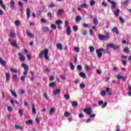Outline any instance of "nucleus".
<instances>
[{
	"instance_id": "nucleus-59",
	"label": "nucleus",
	"mask_w": 131,
	"mask_h": 131,
	"mask_svg": "<svg viewBox=\"0 0 131 131\" xmlns=\"http://www.w3.org/2000/svg\"><path fill=\"white\" fill-rule=\"evenodd\" d=\"M48 31H49V28L48 27H45L44 28V32H48Z\"/></svg>"
},
{
	"instance_id": "nucleus-15",
	"label": "nucleus",
	"mask_w": 131,
	"mask_h": 131,
	"mask_svg": "<svg viewBox=\"0 0 131 131\" xmlns=\"http://www.w3.org/2000/svg\"><path fill=\"white\" fill-rule=\"evenodd\" d=\"M0 64H1L2 66H6V60H3L2 57H0Z\"/></svg>"
},
{
	"instance_id": "nucleus-56",
	"label": "nucleus",
	"mask_w": 131,
	"mask_h": 131,
	"mask_svg": "<svg viewBox=\"0 0 131 131\" xmlns=\"http://www.w3.org/2000/svg\"><path fill=\"white\" fill-rule=\"evenodd\" d=\"M19 114H20V117H22L23 115V112L22 111V110H19Z\"/></svg>"
},
{
	"instance_id": "nucleus-12",
	"label": "nucleus",
	"mask_w": 131,
	"mask_h": 131,
	"mask_svg": "<svg viewBox=\"0 0 131 131\" xmlns=\"http://www.w3.org/2000/svg\"><path fill=\"white\" fill-rule=\"evenodd\" d=\"M61 93V90L56 89V90L53 91V95L56 96V95H59Z\"/></svg>"
},
{
	"instance_id": "nucleus-60",
	"label": "nucleus",
	"mask_w": 131,
	"mask_h": 131,
	"mask_svg": "<svg viewBox=\"0 0 131 131\" xmlns=\"http://www.w3.org/2000/svg\"><path fill=\"white\" fill-rule=\"evenodd\" d=\"M77 69H78V70H81V69H82V67H81V66L80 65H78Z\"/></svg>"
},
{
	"instance_id": "nucleus-5",
	"label": "nucleus",
	"mask_w": 131,
	"mask_h": 131,
	"mask_svg": "<svg viewBox=\"0 0 131 131\" xmlns=\"http://www.w3.org/2000/svg\"><path fill=\"white\" fill-rule=\"evenodd\" d=\"M96 52L97 55V57L98 58H101L102 56H103V54L102 53V52H104V49L100 48L99 49H97Z\"/></svg>"
},
{
	"instance_id": "nucleus-38",
	"label": "nucleus",
	"mask_w": 131,
	"mask_h": 131,
	"mask_svg": "<svg viewBox=\"0 0 131 131\" xmlns=\"http://www.w3.org/2000/svg\"><path fill=\"white\" fill-rule=\"evenodd\" d=\"M54 112H55V108H50V110H49V114L52 115L54 113Z\"/></svg>"
},
{
	"instance_id": "nucleus-26",
	"label": "nucleus",
	"mask_w": 131,
	"mask_h": 131,
	"mask_svg": "<svg viewBox=\"0 0 131 131\" xmlns=\"http://www.w3.org/2000/svg\"><path fill=\"white\" fill-rule=\"evenodd\" d=\"M10 71L12 72L13 73H17L18 72V70L16 68H10Z\"/></svg>"
},
{
	"instance_id": "nucleus-20",
	"label": "nucleus",
	"mask_w": 131,
	"mask_h": 131,
	"mask_svg": "<svg viewBox=\"0 0 131 131\" xmlns=\"http://www.w3.org/2000/svg\"><path fill=\"white\" fill-rule=\"evenodd\" d=\"M0 6L4 10H6V6H5V4H4V2H3V0H0Z\"/></svg>"
},
{
	"instance_id": "nucleus-45",
	"label": "nucleus",
	"mask_w": 131,
	"mask_h": 131,
	"mask_svg": "<svg viewBox=\"0 0 131 131\" xmlns=\"http://www.w3.org/2000/svg\"><path fill=\"white\" fill-rule=\"evenodd\" d=\"M56 7V5L54 4H51V5L48 6L49 9H51L52 8H55Z\"/></svg>"
},
{
	"instance_id": "nucleus-6",
	"label": "nucleus",
	"mask_w": 131,
	"mask_h": 131,
	"mask_svg": "<svg viewBox=\"0 0 131 131\" xmlns=\"http://www.w3.org/2000/svg\"><path fill=\"white\" fill-rule=\"evenodd\" d=\"M18 56L19 57V59L21 62H25V60L26 58H25V56L22 53H18Z\"/></svg>"
},
{
	"instance_id": "nucleus-37",
	"label": "nucleus",
	"mask_w": 131,
	"mask_h": 131,
	"mask_svg": "<svg viewBox=\"0 0 131 131\" xmlns=\"http://www.w3.org/2000/svg\"><path fill=\"white\" fill-rule=\"evenodd\" d=\"M43 96L47 101H49V97H48V93H47V92H45Z\"/></svg>"
},
{
	"instance_id": "nucleus-10",
	"label": "nucleus",
	"mask_w": 131,
	"mask_h": 131,
	"mask_svg": "<svg viewBox=\"0 0 131 131\" xmlns=\"http://www.w3.org/2000/svg\"><path fill=\"white\" fill-rule=\"evenodd\" d=\"M32 112L34 115H36V108H35V105L34 104H32Z\"/></svg>"
},
{
	"instance_id": "nucleus-49",
	"label": "nucleus",
	"mask_w": 131,
	"mask_h": 131,
	"mask_svg": "<svg viewBox=\"0 0 131 131\" xmlns=\"http://www.w3.org/2000/svg\"><path fill=\"white\" fill-rule=\"evenodd\" d=\"M74 51L76 53H79V48L78 47H75Z\"/></svg>"
},
{
	"instance_id": "nucleus-9",
	"label": "nucleus",
	"mask_w": 131,
	"mask_h": 131,
	"mask_svg": "<svg viewBox=\"0 0 131 131\" xmlns=\"http://www.w3.org/2000/svg\"><path fill=\"white\" fill-rule=\"evenodd\" d=\"M26 33H27V36H29V37H31V38H33V37H34V34H33L32 33H31L30 31L27 30Z\"/></svg>"
},
{
	"instance_id": "nucleus-19",
	"label": "nucleus",
	"mask_w": 131,
	"mask_h": 131,
	"mask_svg": "<svg viewBox=\"0 0 131 131\" xmlns=\"http://www.w3.org/2000/svg\"><path fill=\"white\" fill-rule=\"evenodd\" d=\"M93 24L95 26H97L98 24H99V21H98V19L97 18H94L93 19Z\"/></svg>"
},
{
	"instance_id": "nucleus-7",
	"label": "nucleus",
	"mask_w": 131,
	"mask_h": 131,
	"mask_svg": "<svg viewBox=\"0 0 131 131\" xmlns=\"http://www.w3.org/2000/svg\"><path fill=\"white\" fill-rule=\"evenodd\" d=\"M83 111L84 112H86L89 115H91V114H92V112H93L91 108H84Z\"/></svg>"
},
{
	"instance_id": "nucleus-40",
	"label": "nucleus",
	"mask_w": 131,
	"mask_h": 131,
	"mask_svg": "<svg viewBox=\"0 0 131 131\" xmlns=\"http://www.w3.org/2000/svg\"><path fill=\"white\" fill-rule=\"evenodd\" d=\"M10 37H11V38H14V37H16V34H15V33H10Z\"/></svg>"
},
{
	"instance_id": "nucleus-58",
	"label": "nucleus",
	"mask_w": 131,
	"mask_h": 131,
	"mask_svg": "<svg viewBox=\"0 0 131 131\" xmlns=\"http://www.w3.org/2000/svg\"><path fill=\"white\" fill-rule=\"evenodd\" d=\"M107 104H108V103L107 102H105L101 106V108H105V107L107 106Z\"/></svg>"
},
{
	"instance_id": "nucleus-24",
	"label": "nucleus",
	"mask_w": 131,
	"mask_h": 131,
	"mask_svg": "<svg viewBox=\"0 0 131 131\" xmlns=\"http://www.w3.org/2000/svg\"><path fill=\"white\" fill-rule=\"evenodd\" d=\"M15 129H20L21 130H22V129H23V127H22V126L15 125Z\"/></svg>"
},
{
	"instance_id": "nucleus-53",
	"label": "nucleus",
	"mask_w": 131,
	"mask_h": 131,
	"mask_svg": "<svg viewBox=\"0 0 131 131\" xmlns=\"http://www.w3.org/2000/svg\"><path fill=\"white\" fill-rule=\"evenodd\" d=\"M51 28H52V29H56L57 28V26H56V25L51 24Z\"/></svg>"
},
{
	"instance_id": "nucleus-33",
	"label": "nucleus",
	"mask_w": 131,
	"mask_h": 131,
	"mask_svg": "<svg viewBox=\"0 0 131 131\" xmlns=\"http://www.w3.org/2000/svg\"><path fill=\"white\" fill-rule=\"evenodd\" d=\"M81 8H84L85 9H88L89 8V5L86 4H83L81 5Z\"/></svg>"
},
{
	"instance_id": "nucleus-1",
	"label": "nucleus",
	"mask_w": 131,
	"mask_h": 131,
	"mask_svg": "<svg viewBox=\"0 0 131 131\" xmlns=\"http://www.w3.org/2000/svg\"><path fill=\"white\" fill-rule=\"evenodd\" d=\"M21 66L24 68V71L23 72L24 75L20 77V80H21V81H24V80H25V78H26L27 74H28V69H29V67L24 63H23L21 64Z\"/></svg>"
},
{
	"instance_id": "nucleus-22",
	"label": "nucleus",
	"mask_w": 131,
	"mask_h": 131,
	"mask_svg": "<svg viewBox=\"0 0 131 131\" xmlns=\"http://www.w3.org/2000/svg\"><path fill=\"white\" fill-rule=\"evenodd\" d=\"M120 13V10L117 9L116 11L114 12V15H115L116 17H118L119 16V13Z\"/></svg>"
},
{
	"instance_id": "nucleus-29",
	"label": "nucleus",
	"mask_w": 131,
	"mask_h": 131,
	"mask_svg": "<svg viewBox=\"0 0 131 131\" xmlns=\"http://www.w3.org/2000/svg\"><path fill=\"white\" fill-rule=\"evenodd\" d=\"M64 98H66V100H69L70 99V95H69V93L64 94Z\"/></svg>"
},
{
	"instance_id": "nucleus-21",
	"label": "nucleus",
	"mask_w": 131,
	"mask_h": 131,
	"mask_svg": "<svg viewBox=\"0 0 131 131\" xmlns=\"http://www.w3.org/2000/svg\"><path fill=\"white\" fill-rule=\"evenodd\" d=\"M26 14L28 19H29V18H30V10L29 8L27 9Z\"/></svg>"
},
{
	"instance_id": "nucleus-57",
	"label": "nucleus",
	"mask_w": 131,
	"mask_h": 131,
	"mask_svg": "<svg viewBox=\"0 0 131 131\" xmlns=\"http://www.w3.org/2000/svg\"><path fill=\"white\" fill-rule=\"evenodd\" d=\"M16 79H17V76L16 75H13V77H12V80H16Z\"/></svg>"
},
{
	"instance_id": "nucleus-18",
	"label": "nucleus",
	"mask_w": 131,
	"mask_h": 131,
	"mask_svg": "<svg viewBox=\"0 0 131 131\" xmlns=\"http://www.w3.org/2000/svg\"><path fill=\"white\" fill-rule=\"evenodd\" d=\"M10 76H11V75L10 74V73H6V81H9L10 80Z\"/></svg>"
},
{
	"instance_id": "nucleus-44",
	"label": "nucleus",
	"mask_w": 131,
	"mask_h": 131,
	"mask_svg": "<svg viewBox=\"0 0 131 131\" xmlns=\"http://www.w3.org/2000/svg\"><path fill=\"white\" fill-rule=\"evenodd\" d=\"M64 10H63V9H59L58 11L57 14L58 15H61L62 13H63Z\"/></svg>"
},
{
	"instance_id": "nucleus-61",
	"label": "nucleus",
	"mask_w": 131,
	"mask_h": 131,
	"mask_svg": "<svg viewBox=\"0 0 131 131\" xmlns=\"http://www.w3.org/2000/svg\"><path fill=\"white\" fill-rule=\"evenodd\" d=\"M98 104L100 106H102V105L104 104V102L102 100H100V101L98 102Z\"/></svg>"
},
{
	"instance_id": "nucleus-35",
	"label": "nucleus",
	"mask_w": 131,
	"mask_h": 131,
	"mask_svg": "<svg viewBox=\"0 0 131 131\" xmlns=\"http://www.w3.org/2000/svg\"><path fill=\"white\" fill-rule=\"evenodd\" d=\"M123 51L124 53H126V54H128V53H129V49L128 48H125Z\"/></svg>"
},
{
	"instance_id": "nucleus-28",
	"label": "nucleus",
	"mask_w": 131,
	"mask_h": 131,
	"mask_svg": "<svg viewBox=\"0 0 131 131\" xmlns=\"http://www.w3.org/2000/svg\"><path fill=\"white\" fill-rule=\"evenodd\" d=\"M79 75L81 77H82L83 78H85V77H86L85 73H84L83 72H81V73H79Z\"/></svg>"
},
{
	"instance_id": "nucleus-39",
	"label": "nucleus",
	"mask_w": 131,
	"mask_h": 131,
	"mask_svg": "<svg viewBox=\"0 0 131 131\" xmlns=\"http://www.w3.org/2000/svg\"><path fill=\"white\" fill-rule=\"evenodd\" d=\"M48 16L49 17V18L51 19H52L53 18V14H52V13L51 12H49L47 14Z\"/></svg>"
},
{
	"instance_id": "nucleus-27",
	"label": "nucleus",
	"mask_w": 131,
	"mask_h": 131,
	"mask_svg": "<svg viewBox=\"0 0 131 131\" xmlns=\"http://www.w3.org/2000/svg\"><path fill=\"white\" fill-rule=\"evenodd\" d=\"M14 23L16 26H20L21 24V22H20L19 19L15 20Z\"/></svg>"
},
{
	"instance_id": "nucleus-50",
	"label": "nucleus",
	"mask_w": 131,
	"mask_h": 131,
	"mask_svg": "<svg viewBox=\"0 0 131 131\" xmlns=\"http://www.w3.org/2000/svg\"><path fill=\"white\" fill-rule=\"evenodd\" d=\"M27 58H28V60H29V61H30V60H31V59H32V56H31V55H30V54H28Z\"/></svg>"
},
{
	"instance_id": "nucleus-63",
	"label": "nucleus",
	"mask_w": 131,
	"mask_h": 131,
	"mask_svg": "<svg viewBox=\"0 0 131 131\" xmlns=\"http://www.w3.org/2000/svg\"><path fill=\"white\" fill-rule=\"evenodd\" d=\"M122 77H123L122 76H120L119 75H118L116 76L117 79H122Z\"/></svg>"
},
{
	"instance_id": "nucleus-25",
	"label": "nucleus",
	"mask_w": 131,
	"mask_h": 131,
	"mask_svg": "<svg viewBox=\"0 0 131 131\" xmlns=\"http://www.w3.org/2000/svg\"><path fill=\"white\" fill-rule=\"evenodd\" d=\"M111 4H112V9H115L116 8V3L115 2L112 1Z\"/></svg>"
},
{
	"instance_id": "nucleus-47",
	"label": "nucleus",
	"mask_w": 131,
	"mask_h": 131,
	"mask_svg": "<svg viewBox=\"0 0 131 131\" xmlns=\"http://www.w3.org/2000/svg\"><path fill=\"white\" fill-rule=\"evenodd\" d=\"M96 3L95 2V1L94 0H91L90 1V6H93L94 5H95Z\"/></svg>"
},
{
	"instance_id": "nucleus-3",
	"label": "nucleus",
	"mask_w": 131,
	"mask_h": 131,
	"mask_svg": "<svg viewBox=\"0 0 131 131\" xmlns=\"http://www.w3.org/2000/svg\"><path fill=\"white\" fill-rule=\"evenodd\" d=\"M113 49V50H119L120 47L118 45H116L113 43H110L108 45H106V52H109V49Z\"/></svg>"
},
{
	"instance_id": "nucleus-32",
	"label": "nucleus",
	"mask_w": 131,
	"mask_h": 131,
	"mask_svg": "<svg viewBox=\"0 0 131 131\" xmlns=\"http://www.w3.org/2000/svg\"><path fill=\"white\" fill-rule=\"evenodd\" d=\"M62 23H63V21L61 20H57L55 21V24H56V25H60Z\"/></svg>"
},
{
	"instance_id": "nucleus-13",
	"label": "nucleus",
	"mask_w": 131,
	"mask_h": 131,
	"mask_svg": "<svg viewBox=\"0 0 131 131\" xmlns=\"http://www.w3.org/2000/svg\"><path fill=\"white\" fill-rule=\"evenodd\" d=\"M71 34V28L70 26H68L67 29V35H70Z\"/></svg>"
},
{
	"instance_id": "nucleus-41",
	"label": "nucleus",
	"mask_w": 131,
	"mask_h": 131,
	"mask_svg": "<svg viewBox=\"0 0 131 131\" xmlns=\"http://www.w3.org/2000/svg\"><path fill=\"white\" fill-rule=\"evenodd\" d=\"M71 116V113H68L67 112H66L64 113V116L66 117H68V116Z\"/></svg>"
},
{
	"instance_id": "nucleus-52",
	"label": "nucleus",
	"mask_w": 131,
	"mask_h": 131,
	"mask_svg": "<svg viewBox=\"0 0 131 131\" xmlns=\"http://www.w3.org/2000/svg\"><path fill=\"white\" fill-rule=\"evenodd\" d=\"M40 22L41 23H46V22H47V20L45 18H41L40 19Z\"/></svg>"
},
{
	"instance_id": "nucleus-11",
	"label": "nucleus",
	"mask_w": 131,
	"mask_h": 131,
	"mask_svg": "<svg viewBox=\"0 0 131 131\" xmlns=\"http://www.w3.org/2000/svg\"><path fill=\"white\" fill-rule=\"evenodd\" d=\"M56 48L58 50H59V51H62V50H63V46L60 43L56 44Z\"/></svg>"
},
{
	"instance_id": "nucleus-4",
	"label": "nucleus",
	"mask_w": 131,
	"mask_h": 131,
	"mask_svg": "<svg viewBox=\"0 0 131 131\" xmlns=\"http://www.w3.org/2000/svg\"><path fill=\"white\" fill-rule=\"evenodd\" d=\"M98 36L99 40H103V41H105V40H108V39L110 38V35H109V34H107L105 36L102 34H99Z\"/></svg>"
},
{
	"instance_id": "nucleus-14",
	"label": "nucleus",
	"mask_w": 131,
	"mask_h": 131,
	"mask_svg": "<svg viewBox=\"0 0 131 131\" xmlns=\"http://www.w3.org/2000/svg\"><path fill=\"white\" fill-rule=\"evenodd\" d=\"M10 6L11 9H14L15 8V1L13 0L11 1Z\"/></svg>"
},
{
	"instance_id": "nucleus-23",
	"label": "nucleus",
	"mask_w": 131,
	"mask_h": 131,
	"mask_svg": "<svg viewBox=\"0 0 131 131\" xmlns=\"http://www.w3.org/2000/svg\"><path fill=\"white\" fill-rule=\"evenodd\" d=\"M72 106H73V107H77V106H78V103L77 101H74L72 102Z\"/></svg>"
},
{
	"instance_id": "nucleus-46",
	"label": "nucleus",
	"mask_w": 131,
	"mask_h": 131,
	"mask_svg": "<svg viewBox=\"0 0 131 131\" xmlns=\"http://www.w3.org/2000/svg\"><path fill=\"white\" fill-rule=\"evenodd\" d=\"M101 96H102V97H104V96H106V91H101V93H100Z\"/></svg>"
},
{
	"instance_id": "nucleus-31",
	"label": "nucleus",
	"mask_w": 131,
	"mask_h": 131,
	"mask_svg": "<svg viewBox=\"0 0 131 131\" xmlns=\"http://www.w3.org/2000/svg\"><path fill=\"white\" fill-rule=\"evenodd\" d=\"M56 86V82H53L49 84V88H54Z\"/></svg>"
},
{
	"instance_id": "nucleus-8",
	"label": "nucleus",
	"mask_w": 131,
	"mask_h": 131,
	"mask_svg": "<svg viewBox=\"0 0 131 131\" xmlns=\"http://www.w3.org/2000/svg\"><path fill=\"white\" fill-rule=\"evenodd\" d=\"M112 32H114L117 34V35H118L119 34V31L118 30V28L116 27H114V28L112 30Z\"/></svg>"
},
{
	"instance_id": "nucleus-55",
	"label": "nucleus",
	"mask_w": 131,
	"mask_h": 131,
	"mask_svg": "<svg viewBox=\"0 0 131 131\" xmlns=\"http://www.w3.org/2000/svg\"><path fill=\"white\" fill-rule=\"evenodd\" d=\"M7 110L8 111H9V112H11V111H12L13 110V108L11 106H8L7 108Z\"/></svg>"
},
{
	"instance_id": "nucleus-62",
	"label": "nucleus",
	"mask_w": 131,
	"mask_h": 131,
	"mask_svg": "<svg viewBox=\"0 0 131 131\" xmlns=\"http://www.w3.org/2000/svg\"><path fill=\"white\" fill-rule=\"evenodd\" d=\"M45 71L46 72H51V70H50V69H49L48 67H46L45 68Z\"/></svg>"
},
{
	"instance_id": "nucleus-64",
	"label": "nucleus",
	"mask_w": 131,
	"mask_h": 131,
	"mask_svg": "<svg viewBox=\"0 0 131 131\" xmlns=\"http://www.w3.org/2000/svg\"><path fill=\"white\" fill-rule=\"evenodd\" d=\"M85 68L86 69V70H90L91 68L90 67H88L87 64L85 65Z\"/></svg>"
},
{
	"instance_id": "nucleus-48",
	"label": "nucleus",
	"mask_w": 131,
	"mask_h": 131,
	"mask_svg": "<svg viewBox=\"0 0 131 131\" xmlns=\"http://www.w3.org/2000/svg\"><path fill=\"white\" fill-rule=\"evenodd\" d=\"M80 89H84L85 85L83 83H82L80 84Z\"/></svg>"
},
{
	"instance_id": "nucleus-34",
	"label": "nucleus",
	"mask_w": 131,
	"mask_h": 131,
	"mask_svg": "<svg viewBox=\"0 0 131 131\" xmlns=\"http://www.w3.org/2000/svg\"><path fill=\"white\" fill-rule=\"evenodd\" d=\"M33 122V121H32V120H29L26 121V124H28L29 125L30 124H32Z\"/></svg>"
},
{
	"instance_id": "nucleus-16",
	"label": "nucleus",
	"mask_w": 131,
	"mask_h": 131,
	"mask_svg": "<svg viewBox=\"0 0 131 131\" xmlns=\"http://www.w3.org/2000/svg\"><path fill=\"white\" fill-rule=\"evenodd\" d=\"M75 21L77 23H79L80 21H81V16L78 15L75 18Z\"/></svg>"
},
{
	"instance_id": "nucleus-2",
	"label": "nucleus",
	"mask_w": 131,
	"mask_h": 131,
	"mask_svg": "<svg viewBox=\"0 0 131 131\" xmlns=\"http://www.w3.org/2000/svg\"><path fill=\"white\" fill-rule=\"evenodd\" d=\"M48 54H49V49H46L45 50L41 51L40 53L38 55V58L40 59H41L42 57H44L46 59V60H47V61H50V57L48 56Z\"/></svg>"
},
{
	"instance_id": "nucleus-54",
	"label": "nucleus",
	"mask_w": 131,
	"mask_h": 131,
	"mask_svg": "<svg viewBox=\"0 0 131 131\" xmlns=\"http://www.w3.org/2000/svg\"><path fill=\"white\" fill-rule=\"evenodd\" d=\"M127 4H128V0H126L122 3V5H124V6L127 5Z\"/></svg>"
},
{
	"instance_id": "nucleus-43",
	"label": "nucleus",
	"mask_w": 131,
	"mask_h": 131,
	"mask_svg": "<svg viewBox=\"0 0 131 131\" xmlns=\"http://www.w3.org/2000/svg\"><path fill=\"white\" fill-rule=\"evenodd\" d=\"M70 68L71 70H74V69H75V67L74 66V65H73V63H70Z\"/></svg>"
},
{
	"instance_id": "nucleus-17",
	"label": "nucleus",
	"mask_w": 131,
	"mask_h": 131,
	"mask_svg": "<svg viewBox=\"0 0 131 131\" xmlns=\"http://www.w3.org/2000/svg\"><path fill=\"white\" fill-rule=\"evenodd\" d=\"M10 45L12 47H14V48H16V49H19V46H18V44L16 43L15 42H10Z\"/></svg>"
},
{
	"instance_id": "nucleus-51",
	"label": "nucleus",
	"mask_w": 131,
	"mask_h": 131,
	"mask_svg": "<svg viewBox=\"0 0 131 131\" xmlns=\"http://www.w3.org/2000/svg\"><path fill=\"white\" fill-rule=\"evenodd\" d=\"M119 20L121 22V23H124V22H125L124 19H123V18H122V17L121 16L119 17Z\"/></svg>"
},
{
	"instance_id": "nucleus-36",
	"label": "nucleus",
	"mask_w": 131,
	"mask_h": 131,
	"mask_svg": "<svg viewBox=\"0 0 131 131\" xmlns=\"http://www.w3.org/2000/svg\"><path fill=\"white\" fill-rule=\"evenodd\" d=\"M89 49H90V52L91 53H93V52H94V51H95V48L93 46H90L89 47Z\"/></svg>"
},
{
	"instance_id": "nucleus-42",
	"label": "nucleus",
	"mask_w": 131,
	"mask_h": 131,
	"mask_svg": "<svg viewBox=\"0 0 131 131\" xmlns=\"http://www.w3.org/2000/svg\"><path fill=\"white\" fill-rule=\"evenodd\" d=\"M73 29L75 32H76V31L78 30V27H77V26H74L73 27Z\"/></svg>"
},
{
	"instance_id": "nucleus-30",
	"label": "nucleus",
	"mask_w": 131,
	"mask_h": 131,
	"mask_svg": "<svg viewBox=\"0 0 131 131\" xmlns=\"http://www.w3.org/2000/svg\"><path fill=\"white\" fill-rule=\"evenodd\" d=\"M10 92L11 93L12 95L15 98H17V93H16V92H14L12 90H10Z\"/></svg>"
}]
</instances>
